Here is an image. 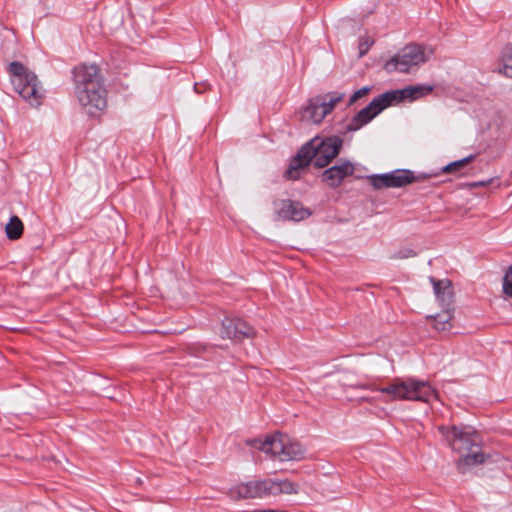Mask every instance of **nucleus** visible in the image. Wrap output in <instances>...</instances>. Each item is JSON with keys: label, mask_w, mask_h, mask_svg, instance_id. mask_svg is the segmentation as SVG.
<instances>
[{"label": "nucleus", "mask_w": 512, "mask_h": 512, "mask_svg": "<svg viewBox=\"0 0 512 512\" xmlns=\"http://www.w3.org/2000/svg\"><path fill=\"white\" fill-rule=\"evenodd\" d=\"M220 334L223 338L242 340L252 337L255 331L248 322H221Z\"/></svg>", "instance_id": "obj_14"}, {"label": "nucleus", "mask_w": 512, "mask_h": 512, "mask_svg": "<svg viewBox=\"0 0 512 512\" xmlns=\"http://www.w3.org/2000/svg\"><path fill=\"white\" fill-rule=\"evenodd\" d=\"M488 456L481 452L467 453L459 458L457 461V468L461 473H465L467 468L482 464L486 461Z\"/></svg>", "instance_id": "obj_16"}, {"label": "nucleus", "mask_w": 512, "mask_h": 512, "mask_svg": "<svg viewBox=\"0 0 512 512\" xmlns=\"http://www.w3.org/2000/svg\"><path fill=\"white\" fill-rule=\"evenodd\" d=\"M370 87H362L361 89L355 91L350 99H349V103L348 105H352L354 104L358 99L362 98L363 96H365L369 91H370Z\"/></svg>", "instance_id": "obj_23"}, {"label": "nucleus", "mask_w": 512, "mask_h": 512, "mask_svg": "<svg viewBox=\"0 0 512 512\" xmlns=\"http://www.w3.org/2000/svg\"><path fill=\"white\" fill-rule=\"evenodd\" d=\"M23 229H24V226H23V222L21 221V219L18 216L13 215L10 217L9 222L6 224V227H5L6 236L10 240H17L22 236Z\"/></svg>", "instance_id": "obj_18"}, {"label": "nucleus", "mask_w": 512, "mask_h": 512, "mask_svg": "<svg viewBox=\"0 0 512 512\" xmlns=\"http://www.w3.org/2000/svg\"><path fill=\"white\" fill-rule=\"evenodd\" d=\"M6 329L8 330H11V331H22V329L16 327V326H8V327H5Z\"/></svg>", "instance_id": "obj_28"}, {"label": "nucleus", "mask_w": 512, "mask_h": 512, "mask_svg": "<svg viewBox=\"0 0 512 512\" xmlns=\"http://www.w3.org/2000/svg\"><path fill=\"white\" fill-rule=\"evenodd\" d=\"M414 256H416V252L410 248L399 250L395 254V258H398V259H405V258H410V257H414Z\"/></svg>", "instance_id": "obj_24"}, {"label": "nucleus", "mask_w": 512, "mask_h": 512, "mask_svg": "<svg viewBox=\"0 0 512 512\" xmlns=\"http://www.w3.org/2000/svg\"><path fill=\"white\" fill-rule=\"evenodd\" d=\"M370 46H371V43H369L368 41L361 42L359 44V54H360V56H363L365 53H367V51L369 50Z\"/></svg>", "instance_id": "obj_26"}, {"label": "nucleus", "mask_w": 512, "mask_h": 512, "mask_svg": "<svg viewBox=\"0 0 512 512\" xmlns=\"http://www.w3.org/2000/svg\"><path fill=\"white\" fill-rule=\"evenodd\" d=\"M439 432L456 452L469 451L478 443V435L474 431L459 428L457 426H439Z\"/></svg>", "instance_id": "obj_10"}, {"label": "nucleus", "mask_w": 512, "mask_h": 512, "mask_svg": "<svg viewBox=\"0 0 512 512\" xmlns=\"http://www.w3.org/2000/svg\"><path fill=\"white\" fill-rule=\"evenodd\" d=\"M502 288L505 298L512 299V265L504 275Z\"/></svg>", "instance_id": "obj_21"}, {"label": "nucleus", "mask_w": 512, "mask_h": 512, "mask_svg": "<svg viewBox=\"0 0 512 512\" xmlns=\"http://www.w3.org/2000/svg\"><path fill=\"white\" fill-rule=\"evenodd\" d=\"M273 205L278 217L283 220L301 221L312 214L311 210L299 201L282 199L274 201Z\"/></svg>", "instance_id": "obj_12"}, {"label": "nucleus", "mask_w": 512, "mask_h": 512, "mask_svg": "<svg viewBox=\"0 0 512 512\" xmlns=\"http://www.w3.org/2000/svg\"><path fill=\"white\" fill-rule=\"evenodd\" d=\"M432 54V49L425 48L418 44H409L387 61L384 68L388 73H407L413 67H417L428 61Z\"/></svg>", "instance_id": "obj_8"}, {"label": "nucleus", "mask_w": 512, "mask_h": 512, "mask_svg": "<svg viewBox=\"0 0 512 512\" xmlns=\"http://www.w3.org/2000/svg\"><path fill=\"white\" fill-rule=\"evenodd\" d=\"M493 181H494V179H493V178H491V179H488V180H486V181H478V182H474V183H472V184H471V186H472V187H481V186H486V185H488V184L492 183Z\"/></svg>", "instance_id": "obj_27"}, {"label": "nucleus", "mask_w": 512, "mask_h": 512, "mask_svg": "<svg viewBox=\"0 0 512 512\" xmlns=\"http://www.w3.org/2000/svg\"><path fill=\"white\" fill-rule=\"evenodd\" d=\"M208 87H209V84H207L206 82L194 84V90L196 93H199V94L206 91L208 89Z\"/></svg>", "instance_id": "obj_25"}, {"label": "nucleus", "mask_w": 512, "mask_h": 512, "mask_svg": "<svg viewBox=\"0 0 512 512\" xmlns=\"http://www.w3.org/2000/svg\"><path fill=\"white\" fill-rule=\"evenodd\" d=\"M421 178L423 177L415 176L414 172L409 169H396L389 173L368 176L369 183L376 190L383 188H402L419 181Z\"/></svg>", "instance_id": "obj_9"}, {"label": "nucleus", "mask_w": 512, "mask_h": 512, "mask_svg": "<svg viewBox=\"0 0 512 512\" xmlns=\"http://www.w3.org/2000/svg\"><path fill=\"white\" fill-rule=\"evenodd\" d=\"M223 320H231L229 317L227 316H224V319ZM233 320H240L239 318H234Z\"/></svg>", "instance_id": "obj_30"}, {"label": "nucleus", "mask_w": 512, "mask_h": 512, "mask_svg": "<svg viewBox=\"0 0 512 512\" xmlns=\"http://www.w3.org/2000/svg\"><path fill=\"white\" fill-rule=\"evenodd\" d=\"M259 449L279 461L301 460L305 454L300 443L281 433H276L260 442Z\"/></svg>", "instance_id": "obj_7"}, {"label": "nucleus", "mask_w": 512, "mask_h": 512, "mask_svg": "<svg viewBox=\"0 0 512 512\" xmlns=\"http://www.w3.org/2000/svg\"><path fill=\"white\" fill-rule=\"evenodd\" d=\"M8 72L12 76V84L15 91L31 106L38 107L42 103L43 92L37 76L26 69L18 61L8 65Z\"/></svg>", "instance_id": "obj_6"}, {"label": "nucleus", "mask_w": 512, "mask_h": 512, "mask_svg": "<svg viewBox=\"0 0 512 512\" xmlns=\"http://www.w3.org/2000/svg\"><path fill=\"white\" fill-rule=\"evenodd\" d=\"M75 96L89 116H98L107 107V91L100 69L82 64L73 69Z\"/></svg>", "instance_id": "obj_1"}, {"label": "nucleus", "mask_w": 512, "mask_h": 512, "mask_svg": "<svg viewBox=\"0 0 512 512\" xmlns=\"http://www.w3.org/2000/svg\"><path fill=\"white\" fill-rule=\"evenodd\" d=\"M354 164L348 160H340L336 165H333L322 173V181L330 188H338L343 180L354 174Z\"/></svg>", "instance_id": "obj_13"}, {"label": "nucleus", "mask_w": 512, "mask_h": 512, "mask_svg": "<svg viewBox=\"0 0 512 512\" xmlns=\"http://www.w3.org/2000/svg\"><path fill=\"white\" fill-rule=\"evenodd\" d=\"M319 102L320 100L317 96L309 100L302 114L304 120L318 124L326 117L325 111L322 109V106L319 105Z\"/></svg>", "instance_id": "obj_15"}, {"label": "nucleus", "mask_w": 512, "mask_h": 512, "mask_svg": "<svg viewBox=\"0 0 512 512\" xmlns=\"http://www.w3.org/2000/svg\"><path fill=\"white\" fill-rule=\"evenodd\" d=\"M436 334H446L452 329V322H427Z\"/></svg>", "instance_id": "obj_22"}, {"label": "nucleus", "mask_w": 512, "mask_h": 512, "mask_svg": "<svg viewBox=\"0 0 512 512\" xmlns=\"http://www.w3.org/2000/svg\"><path fill=\"white\" fill-rule=\"evenodd\" d=\"M345 94L340 92H329L325 95H318V99L320 100V104L322 109L325 111V114L328 115L333 111L336 104L341 102L344 99Z\"/></svg>", "instance_id": "obj_17"}, {"label": "nucleus", "mask_w": 512, "mask_h": 512, "mask_svg": "<svg viewBox=\"0 0 512 512\" xmlns=\"http://www.w3.org/2000/svg\"><path fill=\"white\" fill-rule=\"evenodd\" d=\"M498 70L504 76L512 78V44L503 49Z\"/></svg>", "instance_id": "obj_19"}, {"label": "nucleus", "mask_w": 512, "mask_h": 512, "mask_svg": "<svg viewBox=\"0 0 512 512\" xmlns=\"http://www.w3.org/2000/svg\"><path fill=\"white\" fill-rule=\"evenodd\" d=\"M300 486L289 479L265 478L239 483L229 489L227 495L235 501L278 497L298 494Z\"/></svg>", "instance_id": "obj_4"}, {"label": "nucleus", "mask_w": 512, "mask_h": 512, "mask_svg": "<svg viewBox=\"0 0 512 512\" xmlns=\"http://www.w3.org/2000/svg\"><path fill=\"white\" fill-rule=\"evenodd\" d=\"M430 282L433 285L434 294L443 308L442 313L437 314V317L445 318L444 320H452L455 315L451 281L449 279H435L430 277Z\"/></svg>", "instance_id": "obj_11"}, {"label": "nucleus", "mask_w": 512, "mask_h": 512, "mask_svg": "<svg viewBox=\"0 0 512 512\" xmlns=\"http://www.w3.org/2000/svg\"><path fill=\"white\" fill-rule=\"evenodd\" d=\"M343 140L339 136L315 137L303 145L292 158L284 176L288 180L300 178V170L313 160L314 166L324 168L339 154Z\"/></svg>", "instance_id": "obj_2"}, {"label": "nucleus", "mask_w": 512, "mask_h": 512, "mask_svg": "<svg viewBox=\"0 0 512 512\" xmlns=\"http://www.w3.org/2000/svg\"><path fill=\"white\" fill-rule=\"evenodd\" d=\"M475 158L474 155H469L463 159L451 162L442 168L443 173H453L460 171L463 167L469 164Z\"/></svg>", "instance_id": "obj_20"}, {"label": "nucleus", "mask_w": 512, "mask_h": 512, "mask_svg": "<svg viewBox=\"0 0 512 512\" xmlns=\"http://www.w3.org/2000/svg\"><path fill=\"white\" fill-rule=\"evenodd\" d=\"M360 388L370 389L387 394L391 400L421 401L428 403L432 398H437V391L428 381L415 378H395L384 387L374 385H360Z\"/></svg>", "instance_id": "obj_5"}, {"label": "nucleus", "mask_w": 512, "mask_h": 512, "mask_svg": "<svg viewBox=\"0 0 512 512\" xmlns=\"http://www.w3.org/2000/svg\"><path fill=\"white\" fill-rule=\"evenodd\" d=\"M432 91L431 86L416 85L407 86L404 89L386 91L375 97L366 107L357 112L348 123L347 131H357L371 122L386 108L399 104L409 99L416 100Z\"/></svg>", "instance_id": "obj_3"}, {"label": "nucleus", "mask_w": 512, "mask_h": 512, "mask_svg": "<svg viewBox=\"0 0 512 512\" xmlns=\"http://www.w3.org/2000/svg\"><path fill=\"white\" fill-rule=\"evenodd\" d=\"M426 320H436V316H428L426 317Z\"/></svg>", "instance_id": "obj_29"}]
</instances>
